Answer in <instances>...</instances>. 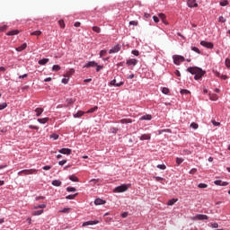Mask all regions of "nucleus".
<instances>
[{"instance_id":"f257e3e1","label":"nucleus","mask_w":230,"mask_h":230,"mask_svg":"<svg viewBox=\"0 0 230 230\" xmlns=\"http://www.w3.org/2000/svg\"><path fill=\"white\" fill-rule=\"evenodd\" d=\"M190 75H195L194 79L195 80H200L204 75H206V71L202 70V68L198 66H190L187 69Z\"/></svg>"},{"instance_id":"f03ea898","label":"nucleus","mask_w":230,"mask_h":230,"mask_svg":"<svg viewBox=\"0 0 230 230\" xmlns=\"http://www.w3.org/2000/svg\"><path fill=\"white\" fill-rule=\"evenodd\" d=\"M33 173H37V169L22 170L18 172V175H33Z\"/></svg>"},{"instance_id":"7ed1b4c3","label":"nucleus","mask_w":230,"mask_h":230,"mask_svg":"<svg viewBox=\"0 0 230 230\" xmlns=\"http://www.w3.org/2000/svg\"><path fill=\"white\" fill-rule=\"evenodd\" d=\"M172 58H173V63L175 64V66H180V64L181 62H184V60H186V58H184V57L179 56V55L173 56Z\"/></svg>"},{"instance_id":"20e7f679","label":"nucleus","mask_w":230,"mask_h":230,"mask_svg":"<svg viewBox=\"0 0 230 230\" xmlns=\"http://www.w3.org/2000/svg\"><path fill=\"white\" fill-rule=\"evenodd\" d=\"M128 190V187L127 184H122L120 186H118L114 189L115 193H123L124 191H127Z\"/></svg>"},{"instance_id":"39448f33","label":"nucleus","mask_w":230,"mask_h":230,"mask_svg":"<svg viewBox=\"0 0 230 230\" xmlns=\"http://www.w3.org/2000/svg\"><path fill=\"white\" fill-rule=\"evenodd\" d=\"M120 50H121V45L117 44L109 50V53L110 55H112V53H119Z\"/></svg>"},{"instance_id":"423d86ee","label":"nucleus","mask_w":230,"mask_h":230,"mask_svg":"<svg viewBox=\"0 0 230 230\" xmlns=\"http://www.w3.org/2000/svg\"><path fill=\"white\" fill-rule=\"evenodd\" d=\"M200 45L203 46L204 48H208V49H213L214 48V45L212 42H208L204 40L200 42Z\"/></svg>"},{"instance_id":"0eeeda50","label":"nucleus","mask_w":230,"mask_h":230,"mask_svg":"<svg viewBox=\"0 0 230 230\" xmlns=\"http://www.w3.org/2000/svg\"><path fill=\"white\" fill-rule=\"evenodd\" d=\"M187 4L190 8H197L199 6L197 0H188Z\"/></svg>"},{"instance_id":"6e6552de","label":"nucleus","mask_w":230,"mask_h":230,"mask_svg":"<svg viewBox=\"0 0 230 230\" xmlns=\"http://www.w3.org/2000/svg\"><path fill=\"white\" fill-rule=\"evenodd\" d=\"M214 184H216V186H228L229 182L222 181L221 180H217L214 181Z\"/></svg>"},{"instance_id":"1a4fd4ad","label":"nucleus","mask_w":230,"mask_h":230,"mask_svg":"<svg viewBox=\"0 0 230 230\" xmlns=\"http://www.w3.org/2000/svg\"><path fill=\"white\" fill-rule=\"evenodd\" d=\"M72 150L69 148H62L59 150V154H64L65 155H71Z\"/></svg>"},{"instance_id":"9d476101","label":"nucleus","mask_w":230,"mask_h":230,"mask_svg":"<svg viewBox=\"0 0 230 230\" xmlns=\"http://www.w3.org/2000/svg\"><path fill=\"white\" fill-rule=\"evenodd\" d=\"M127 66H137V59L131 58L127 61Z\"/></svg>"},{"instance_id":"9b49d317","label":"nucleus","mask_w":230,"mask_h":230,"mask_svg":"<svg viewBox=\"0 0 230 230\" xmlns=\"http://www.w3.org/2000/svg\"><path fill=\"white\" fill-rule=\"evenodd\" d=\"M195 218L196 220H208V217L207 215L198 214Z\"/></svg>"},{"instance_id":"f8f14e48","label":"nucleus","mask_w":230,"mask_h":230,"mask_svg":"<svg viewBox=\"0 0 230 230\" xmlns=\"http://www.w3.org/2000/svg\"><path fill=\"white\" fill-rule=\"evenodd\" d=\"M123 82L117 83L116 79L111 81L110 84L114 85V87H121L123 85Z\"/></svg>"},{"instance_id":"ddd939ff","label":"nucleus","mask_w":230,"mask_h":230,"mask_svg":"<svg viewBox=\"0 0 230 230\" xmlns=\"http://www.w3.org/2000/svg\"><path fill=\"white\" fill-rule=\"evenodd\" d=\"M158 17L161 19L164 24H168V22H166V14L161 13L158 14Z\"/></svg>"},{"instance_id":"4468645a","label":"nucleus","mask_w":230,"mask_h":230,"mask_svg":"<svg viewBox=\"0 0 230 230\" xmlns=\"http://www.w3.org/2000/svg\"><path fill=\"white\" fill-rule=\"evenodd\" d=\"M105 203H106V201L102 199H96L94 200L95 206H103V204H105Z\"/></svg>"},{"instance_id":"2eb2a0df","label":"nucleus","mask_w":230,"mask_h":230,"mask_svg":"<svg viewBox=\"0 0 230 230\" xmlns=\"http://www.w3.org/2000/svg\"><path fill=\"white\" fill-rule=\"evenodd\" d=\"M122 125H128V123H132V119H122L119 121Z\"/></svg>"},{"instance_id":"dca6fc26","label":"nucleus","mask_w":230,"mask_h":230,"mask_svg":"<svg viewBox=\"0 0 230 230\" xmlns=\"http://www.w3.org/2000/svg\"><path fill=\"white\" fill-rule=\"evenodd\" d=\"M151 119H152V115L150 114L144 115L140 118V121H144V120L150 121Z\"/></svg>"},{"instance_id":"f3484780","label":"nucleus","mask_w":230,"mask_h":230,"mask_svg":"<svg viewBox=\"0 0 230 230\" xmlns=\"http://www.w3.org/2000/svg\"><path fill=\"white\" fill-rule=\"evenodd\" d=\"M49 62V58H42L38 61L40 66H46Z\"/></svg>"},{"instance_id":"a211bd4d","label":"nucleus","mask_w":230,"mask_h":230,"mask_svg":"<svg viewBox=\"0 0 230 230\" xmlns=\"http://www.w3.org/2000/svg\"><path fill=\"white\" fill-rule=\"evenodd\" d=\"M19 33H20L19 30H13V31H8L6 35L10 37L13 35H19Z\"/></svg>"},{"instance_id":"6ab92c4d","label":"nucleus","mask_w":230,"mask_h":230,"mask_svg":"<svg viewBox=\"0 0 230 230\" xmlns=\"http://www.w3.org/2000/svg\"><path fill=\"white\" fill-rule=\"evenodd\" d=\"M96 66H98V64L94 61H90L88 62L84 67H96Z\"/></svg>"},{"instance_id":"aec40b11","label":"nucleus","mask_w":230,"mask_h":230,"mask_svg":"<svg viewBox=\"0 0 230 230\" xmlns=\"http://www.w3.org/2000/svg\"><path fill=\"white\" fill-rule=\"evenodd\" d=\"M98 224V221H87L83 223V227H85V226H94Z\"/></svg>"},{"instance_id":"412c9836","label":"nucleus","mask_w":230,"mask_h":230,"mask_svg":"<svg viewBox=\"0 0 230 230\" xmlns=\"http://www.w3.org/2000/svg\"><path fill=\"white\" fill-rule=\"evenodd\" d=\"M75 73V70L73 68H70L66 75H64L65 78H69V76H72V75Z\"/></svg>"},{"instance_id":"4be33fe9","label":"nucleus","mask_w":230,"mask_h":230,"mask_svg":"<svg viewBox=\"0 0 230 230\" xmlns=\"http://www.w3.org/2000/svg\"><path fill=\"white\" fill-rule=\"evenodd\" d=\"M26 48H28V44L23 43L22 46L16 48V51H24V49H26Z\"/></svg>"},{"instance_id":"5701e85b","label":"nucleus","mask_w":230,"mask_h":230,"mask_svg":"<svg viewBox=\"0 0 230 230\" xmlns=\"http://www.w3.org/2000/svg\"><path fill=\"white\" fill-rule=\"evenodd\" d=\"M150 135L148 134H144L140 137V141H146V140H149L150 139Z\"/></svg>"},{"instance_id":"b1692460","label":"nucleus","mask_w":230,"mask_h":230,"mask_svg":"<svg viewBox=\"0 0 230 230\" xmlns=\"http://www.w3.org/2000/svg\"><path fill=\"white\" fill-rule=\"evenodd\" d=\"M78 196V193L75 194H71L66 197V200H73L75 199H76V197Z\"/></svg>"},{"instance_id":"393cba45","label":"nucleus","mask_w":230,"mask_h":230,"mask_svg":"<svg viewBox=\"0 0 230 230\" xmlns=\"http://www.w3.org/2000/svg\"><path fill=\"white\" fill-rule=\"evenodd\" d=\"M42 213H44V210H37V211H33V212L31 213V215H32L33 217H39L40 215H42Z\"/></svg>"},{"instance_id":"a878e982","label":"nucleus","mask_w":230,"mask_h":230,"mask_svg":"<svg viewBox=\"0 0 230 230\" xmlns=\"http://www.w3.org/2000/svg\"><path fill=\"white\" fill-rule=\"evenodd\" d=\"M35 112H36V115L39 117V116H40V114H42V113L44 112V109H42V108H37V109L35 110Z\"/></svg>"},{"instance_id":"bb28decb","label":"nucleus","mask_w":230,"mask_h":230,"mask_svg":"<svg viewBox=\"0 0 230 230\" xmlns=\"http://www.w3.org/2000/svg\"><path fill=\"white\" fill-rule=\"evenodd\" d=\"M49 120V119H48V118L38 119L39 123H41L42 125L48 123Z\"/></svg>"},{"instance_id":"cd10ccee","label":"nucleus","mask_w":230,"mask_h":230,"mask_svg":"<svg viewBox=\"0 0 230 230\" xmlns=\"http://www.w3.org/2000/svg\"><path fill=\"white\" fill-rule=\"evenodd\" d=\"M84 114H85V112L79 111L74 115V118H82Z\"/></svg>"},{"instance_id":"c85d7f7f","label":"nucleus","mask_w":230,"mask_h":230,"mask_svg":"<svg viewBox=\"0 0 230 230\" xmlns=\"http://www.w3.org/2000/svg\"><path fill=\"white\" fill-rule=\"evenodd\" d=\"M98 109V106H94L93 108H91L86 111V114H93V112H96V110Z\"/></svg>"},{"instance_id":"c756f323","label":"nucleus","mask_w":230,"mask_h":230,"mask_svg":"<svg viewBox=\"0 0 230 230\" xmlns=\"http://www.w3.org/2000/svg\"><path fill=\"white\" fill-rule=\"evenodd\" d=\"M52 186H62V181H60L58 180H54L52 181Z\"/></svg>"},{"instance_id":"7c9ffc66","label":"nucleus","mask_w":230,"mask_h":230,"mask_svg":"<svg viewBox=\"0 0 230 230\" xmlns=\"http://www.w3.org/2000/svg\"><path fill=\"white\" fill-rule=\"evenodd\" d=\"M69 180L72 181L73 182H78V177L75 176V175H70L69 176Z\"/></svg>"},{"instance_id":"2f4dec72","label":"nucleus","mask_w":230,"mask_h":230,"mask_svg":"<svg viewBox=\"0 0 230 230\" xmlns=\"http://www.w3.org/2000/svg\"><path fill=\"white\" fill-rule=\"evenodd\" d=\"M177 200H178L177 199H170L167 203V206H173V204H175V202H177Z\"/></svg>"},{"instance_id":"473e14b6","label":"nucleus","mask_w":230,"mask_h":230,"mask_svg":"<svg viewBox=\"0 0 230 230\" xmlns=\"http://www.w3.org/2000/svg\"><path fill=\"white\" fill-rule=\"evenodd\" d=\"M31 35H35L36 37H40V35H42V31H36L31 32Z\"/></svg>"},{"instance_id":"72a5a7b5","label":"nucleus","mask_w":230,"mask_h":230,"mask_svg":"<svg viewBox=\"0 0 230 230\" xmlns=\"http://www.w3.org/2000/svg\"><path fill=\"white\" fill-rule=\"evenodd\" d=\"M210 100H212V102H217V100H218V95L210 94Z\"/></svg>"},{"instance_id":"f704fd0d","label":"nucleus","mask_w":230,"mask_h":230,"mask_svg":"<svg viewBox=\"0 0 230 230\" xmlns=\"http://www.w3.org/2000/svg\"><path fill=\"white\" fill-rule=\"evenodd\" d=\"M93 31H95V33H100L102 31V29H100V27L98 26H93Z\"/></svg>"},{"instance_id":"c9c22d12","label":"nucleus","mask_w":230,"mask_h":230,"mask_svg":"<svg viewBox=\"0 0 230 230\" xmlns=\"http://www.w3.org/2000/svg\"><path fill=\"white\" fill-rule=\"evenodd\" d=\"M61 67L58 65H54L52 66V71H60Z\"/></svg>"},{"instance_id":"e433bc0d","label":"nucleus","mask_w":230,"mask_h":230,"mask_svg":"<svg viewBox=\"0 0 230 230\" xmlns=\"http://www.w3.org/2000/svg\"><path fill=\"white\" fill-rule=\"evenodd\" d=\"M44 208H46V204H41L39 206H35L34 209H44Z\"/></svg>"},{"instance_id":"4c0bfd02","label":"nucleus","mask_w":230,"mask_h":230,"mask_svg":"<svg viewBox=\"0 0 230 230\" xmlns=\"http://www.w3.org/2000/svg\"><path fill=\"white\" fill-rule=\"evenodd\" d=\"M190 128H193L194 130H197V128H199V124L192 122L190 124Z\"/></svg>"},{"instance_id":"58836bf2","label":"nucleus","mask_w":230,"mask_h":230,"mask_svg":"<svg viewBox=\"0 0 230 230\" xmlns=\"http://www.w3.org/2000/svg\"><path fill=\"white\" fill-rule=\"evenodd\" d=\"M58 24L60 28H63V29L66 28V23L64 22V20H59Z\"/></svg>"},{"instance_id":"ea45409f","label":"nucleus","mask_w":230,"mask_h":230,"mask_svg":"<svg viewBox=\"0 0 230 230\" xmlns=\"http://www.w3.org/2000/svg\"><path fill=\"white\" fill-rule=\"evenodd\" d=\"M182 163H184V159L182 158H176V164H182Z\"/></svg>"},{"instance_id":"a19ab883","label":"nucleus","mask_w":230,"mask_h":230,"mask_svg":"<svg viewBox=\"0 0 230 230\" xmlns=\"http://www.w3.org/2000/svg\"><path fill=\"white\" fill-rule=\"evenodd\" d=\"M6 107H8V104L6 102H3L0 104V111L6 109Z\"/></svg>"},{"instance_id":"79ce46f5","label":"nucleus","mask_w":230,"mask_h":230,"mask_svg":"<svg viewBox=\"0 0 230 230\" xmlns=\"http://www.w3.org/2000/svg\"><path fill=\"white\" fill-rule=\"evenodd\" d=\"M66 191L68 192H75L76 191V189L75 187H67Z\"/></svg>"},{"instance_id":"37998d69","label":"nucleus","mask_w":230,"mask_h":230,"mask_svg":"<svg viewBox=\"0 0 230 230\" xmlns=\"http://www.w3.org/2000/svg\"><path fill=\"white\" fill-rule=\"evenodd\" d=\"M162 93L164 94H168V93H170V89H168L167 87H164L163 90H162Z\"/></svg>"},{"instance_id":"c03bdc74","label":"nucleus","mask_w":230,"mask_h":230,"mask_svg":"<svg viewBox=\"0 0 230 230\" xmlns=\"http://www.w3.org/2000/svg\"><path fill=\"white\" fill-rule=\"evenodd\" d=\"M191 49H192V51H195V53H198L199 55H200V49H199V48L192 47Z\"/></svg>"},{"instance_id":"a18cd8bd","label":"nucleus","mask_w":230,"mask_h":230,"mask_svg":"<svg viewBox=\"0 0 230 230\" xmlns=\"http://www.w3.org/2000/svg\"><path fill=\"white\" fill-rule=\"evenodd\" d=\"M157 168H159V170H166V165L165 164H158Z\"/></svg>"},{"instance_id":"49530a36","label":"nucleus","mask_w":230,"mask_h":230,"mask_svg":"<svg viewBox=\"0 0 230 230\" xmlns=\"http://www.w3.org/2000/svg\"><path fill=\"white\" fill-rule=\"evenodd\" d=\"M198 188H200V189L208 188V184H206V183H199L198 185Z\"/></svg>"},{"instance_id":"de8ad7c7","label":"nucleus","mask_w":230,"mask_h":230,"mask_svg":"<svg viewBox=\"0 0 230 230\" xmlns=\"http://www.w3.org/2000/svg\"><path fill=\"white\" fill-rule=\"evenodd\" d=\"M221 6H227L229 4V2L227 0H224L223 2H220Z\"/></svg>"},{"instance_id":"09e8293b","label":"nucleus","mask_w":230,"mask_h":230,"mask_svg":"<svg viewBox=\"0 0 230 230\" xmlns=\"http://www.w3.org/2000/svg\"><path fill=\"white\" fill-rule=\"evenodd\" d=\"M137 24H138L137 21H131V22H129V25L130 26H137Z\"/></svg>"},{"instance_id":"8fccbe9b","label":"nucleus","mask_w":230,"mask_h":230,"mask_svg":"<svg viewBox=\"0 0 230 230\" xmlns=\"http://www.w3.org/2000/svg\"><path fill=\"white\" fill-rule=\"evenodd\" d=\"M181 94H190V91L186 89L181 90Z\"/></svg>"},{"instance_id":"3c124183","label":"nucleus","mask_w":230,"mask_h":230,"mask_svg":"<svg viewBox=\"0 0 230 230\" xmlns=\"http://www.w3.org/2000/svg\"><path fill=\"white\" fill-rule=\"evenodd\" d=\"M107 55V50H101L100 57H105Z\"/></svg>"},{"instance_id":"603ef678","label":"nucleus","mask_w":230,"mask_h":230,"mask_svg":"<svg viewBox=\"0 0 230 230\" xmlns=\"http://www.w3.org/2000/svg\"><path fill=\"white\" fill-rule=\"evenodd\" d=\"M8 26L7 25H4L2 27H0V31H6Z\"/></svg>"},{"instance_id":"864d4df0","label":"nucleus","mask_w":230,"mask_h":230,"mask_svg":"<svg viewBox=\"0 0 230 230\" xmlns=\"http://www.w3.org/2000/svg\"><path fill=\"white\" fill-rule=\"evenodd\" d=\"M212 125L215 127H220V122H217V120H212Z\"/></svg>"},{"instance_id":"5fc2aeb1","label":"nucleus","mask_w":230,"mask_h":230,"mask_svg":"<svg viewBox=\"0 0 230 230\" xmlns=\"http://www.w3.org/2000/svg\"><path fill=\"white\" fill-rule=\"evenodd\" d=\"M66 163H67L66 160H62V161L58 162V164H59V166H64V164H66Z\"/></svg>"},{"instance_id":"6e6d98bb","label":"nucleus","mask_w":230,"mask_h":230,"mask_svg":"<svg viewBox=\"0 0 230 230\" xmlns=\"http://www.w3.org/2000/svg\"><path fill=\"white\" fill-rule=\"evenodd\" d=\"M225 64H226V67H230V59L226 58L225 61Z\"/></svg>"},{"instance_id":"4d7b16f0","label":"nucleus","mask_w":230,"mask_h":230,"mask_svg":"<svg viewBox=\"0 0 230 230\" xmlns=\"http://www.w3.org/2000/svg\"><path fill=\"white\" fill-rule=\"evenodd\" d=\"M218 22H226V18H224V16H219Z\"/></svg>"},{"instance_id":"13d9d810","label":"nucleus","mask_w":230,"mask_h":230,"mask_svg":"<svg viewBox=\"0 0 230 230\" xmlns=\"http://www.w3.org/2000/svg\"><path fill=\"white\" fill-rule=\"evenodd\" d=\"M50 137H51L52 139L57 140V139H58V135H57V134H52V135H50Z\"/></svg>"},{"instance_id":"bf43d9fd","label":"nucleus","mask_w":230,"mask_h":230,"mask_svg":"<svg viewBox=\"0 0 230 230\" xmlns=\"http://www.w3.org/2000/svg\"><path fill=\"white\" fill-rule=\"evenodd\" d=\"M132 55H135V57H139V51L138 50H132Z\"/></svg>"},{"instance_id":"052dcab7","label":"nucleus","mask_w":230,"mask_h":230,"mask_svg":"<svg viewBox=\"0 0 230 230\" xmlns=\"http://www.w3.org/2000/svg\"><path fill=\"white\" fill-rule=\"evenodd\" d=\"M68 82H69V77L62 79V84H68Z\"/></svg>"},{"instance_id":"680f3d73","label":"nucleus","mask_w":230,"mask_h":230,"mask_svg":"<svg viewBox=\"0 0 230 230\" xmlns=\"http://www.w3.org/2000/svg\"><path fill=\"white\" fill-rule=\"evenodd\" d=\"M71 208H64L63 210H60V213H67L68 211H70Z\"/></svg>"},{"instance_id":"e2e57ef3","label":"nucleus","mask_w":230,"mask_h":230,"mask_svg":"<svg viewBox=\"0 0 230 230\" xmlns=\"http://www.w3.org/2000/svg\"><path fill=\"white\" fill-rule=\"evenodd\" d=\"M214 75H216V76H217V78H220L222 76V75L217 71H214Z\"/></svg>"},{"instance_id":"0e129e2a","label":"nucleus","mask_w":230,"mask_h":230,"mask_svg":"<svg viewBox=\"0 0 230 230\" xmlns=\"http://www.w3.org/2000/svg\"><path fill=\"white\" fill-rule=\"evenodd\" d=\"M43 170H46V171L51 170V165H45V166H43Z\"/></svg>"},{"instance_id":"69168bd1","label":"nucleus","mask_w":230,"mask_h":230,"mask_svg":"<svg viewBox=\"0 0 230 230\" xmlns=\"http://www.w3.org/2000/svg\"><path fill=\"white\" fill-rule=\"evenodd\" d=\"M153 20L155 22H159V17L157 16H153Z\"/></svg>"},{"instance_id":"338daca9","label":"nucleus","mask_w":230,"mask_h":230,"mask_svg":"<svg viewBox=\"0 0 230 230\" xmlns=\"http://www.w3.org/2000/svg\"><path fill=\"white\" fill-rule=\"evenodd\" d=\"M190 173L191 175H193V173H197V169L194 168V169L190 170Z\"/></svg>"},{"instance_id":"774afa93","label":"nucleus","mask_w":230,"mask_h":230,"mask_svg":"<svg viewBox=\"0 0 230 230\" xmlns=\"http://www.w3.org/2000/svg\"><path fill=\"white\" fill-rule=\"evenodd\" d=\"M222 80H227V75H221V77H220Z\"/></svg>"}]
</instances>
